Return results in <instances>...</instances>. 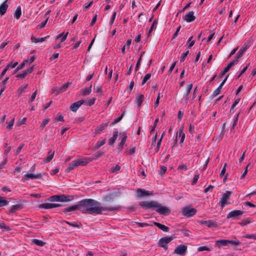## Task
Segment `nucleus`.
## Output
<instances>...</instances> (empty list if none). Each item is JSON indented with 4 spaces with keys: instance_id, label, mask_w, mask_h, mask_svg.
<instances>
[{
    "instance_id": "obj_61",
    "label": "nucleus",
    "mask_w": 256,
    "mask_h": 256,
    "mask_svg": "<svg viewBox=\"0 0 256 256\" xmlns=\"http://www.w3.org/2000/svg\"><path fill=\"white\" fill-rule=\"evenodd\" d=\"M157 24H158L156 20H154V22H152V24L148 30V34H150L154 28L156 27Z\"/></svg>"
},
{
    "instance_id": "obj_63",
    "label": "nucleus",
    "mask_w": 256,
    "mask_h": 256,
    "mask_svg": "<svg viewBox=\"0 0 256 256\" xmlns=\"http://www.w3.org/2000/svg\"><path fill=\"white\" fill-rule=\"evenodd\" d=\"M199 177H200V174H196L194 176V178H193V180H192V185H194L195 184H196L198 182V180L199 178Z\"/></svg>"
},
{
    "instance_id": "obj_39",
    "label": "nucleus",
    "mask_w": 256,
    "mask_h": 256,
    "mask_svg": "<svg viewBox=\"0 0 256 256\" xmlns=\"http://www.w3.org/2000/svg\"><path fill=\"white\" fill-rule=\"evenodd\" d=\"M228 240V244H232L235 246H238L240 244V241L238 240L236 238H234V240Z\"/></svg>"
},
{
    "instance_id": "obj_27",
    "label": "nucleus",
    "mask_w": 256,
    "mask_h": 256,
    "mask_svg": "<svg viewBox=\"0 0 256 256\" xmlns=\"http://www.w3.org/2000/svg\"><path fill=\"white\" fill-rule=\"evenodd\" d=\"M22 208V205L20 204H17L12 206L10 208V212L12 213H14Z\"/></svg>"
},
{
    "instance_id": "obj_4",
    "label": "nucleus",
    "mask_w": 256,
    "mask_h": 256,
    "mask_svg": "<svg viewBox=\"0 0 256 256\" xmlns=\"http://www.w3.org/2000/svg\"><path fill=\"white\" fill-rule=\"evenodd\" d=\"M173 240L172 236H165L160 238L158 242L159 246L163 248L164 250L168 249L166 244L170 242Z\"/></svg>"
},
{
    "instance_id": "obj_17",
    "label": "nucleus",
    "mask_w": 256,
    "mask_h": 256,
    "mask_svg": "<svg viewBox=\"0 0 256 256\" xmlns=\"http://www.w3.org/2000/svg\"><path fill=\"white\" fill-rule=\"evenodd\" d=\"M24 178L27 180H34L42 178V174L40 173L34 174H26L24 176Z\"/></svg>"
},
{
    "instance_id": "obj_46",
    "label": "nucleus",
    "mask_w": 256,
    "mask_h": 256,
    "mask_svg": "<svg viewBox=\"0 0 256 256\" xmlns=\"http://www.w3.org/2000/svg\"><path fill=\"white\" fill-rule=\"evenodd\" d=\"M151 76H152V75L150 74V73L146 74L144 76L143 80H142V82L141 83L142 85H144V84H146V82L150 78Z\"/></svg>"
},
{
    "instance_id": "obj_1",
    "label": "nucleus",
    "mask_w": 256,
    "mask_h": 256,
    "mask_svg": "<svg viewBox=\"0 0 256 256\" xmlns=\"http://www.w3.org/2000/svg\"><path fill=\"white\" fill-rule=\"evenodd\" d=\"M100 203L92 198L84 199L77 204L69 206L64 209V212H69L76 210H80L82 213L90 214H100L102 211H114L118 209V206L102 208Z\"/></svg>"
},
{
    "instance_id": "obj_14",
    "label": "nucleus",
    "mask_w": 256,
    "mask_h": 256,
    "mask_svg": "<svg viewBox=\"0 0 256 256\" xmlns=\"http://www.w3.org/2000/svg\"><path fill=\"white\" fill-rule=\"evenodd\" d=\"M84 104V100H82L72 104L70 107V110L76 112L78 108Z\"/></svg>"
},
{
    "instance_id": "obj_20",
    "label": "nucleus",
    "mask_w": 256,
    "mask_h": 256,
    "mask_svg": "<svg viewBox=\"0 0 256 256\" xmlns=\"http://www.w3.org/2000/svg\"><path fill=\"white\" fill-rule=\"evenodd\" d=\"M144 100V96L142 94H139L136 96L135 100L136 104L140 107L141 106Z\"/></svg>"
},
{
    "instance_id": "obj_56",
    "label": "nucleus",
    "mask_w": 256,
    "mask_h": 256,
    "mask_svg": "<svg viewBox=\"0 0 256 256\" xmlns=\"http://www.w3.org/2000/svg\"><path fill=\"white\" fill-rule=\"evenodd\" d=\"M120 168V166H119L118 165H116L115 166H113L112 167L110 170V172L111 173H113V172H114L116 171H118Z\"/></svg>"
},
{
    "instance_id": "obj_51",
    "label": "nucleus",
    "mask_w": 256,
    "mask_h": 256,
    "mask_svg": "<svg viewBox=\"0 0 256 256\" xmlns=\"http://www.w3.org/2000/svg\"><path fill=\"white\" fill-rule=\"evenodd\" d=\"M48 200L50 202H58V195H54L49 197Z\"/></svg>"
},
{
    "instance_id": "obj_8",
    "label": "nucleus",
    "mask_w": 256,
    "mask_h": 256,
    "mask_svg": "<svg viewBox=\"0 0 256 256\" xmlns=\"http://www.w3.org/2000/svg\"><path fill=\"white\" fill-rule=\"evenodd\" d=\"M155 208H157L156 212L162 215L168 216L170 212V210L168 208L165 206H161L160 204L158 206Z\"/></svg>"
},
{
    "instance_id": "obj_29",
    "label": "nucleus",
    "mask_w": 256,
    "mask_h": 256,
    "mask_svg": "<svg viewBox=\"0 0 256 256\" xmlns=\"http://www.w3.org/2000/svg\"><path fill=\"white\" fill-rule=\"evenodd\" d=\"M54 151L52 152V150H50L48 152V156L45 160H44V162L48 163V162H50L54 158Z\"/></svg>"
},
{
    "instance_id": "obj_58",
    "label": "nucleus",
    "mask_w": 256,
    "mask_h": 256,
    "mask_svg": "<svg viewBox=\"0 0 256 256\" xmlns=\"http://www.w3.org/2000/svg\"><path fill=\"white\" fill-rule=\"evenodd\" d=\"M181 28H182L181 26H179L177 28L176 32H174V34L172 36V39H174L178 36Z\"/></svg>"
},
{
    "instance_id": "obj_19",
    "label": "nucleus",
    "mask_w": 256,
    "mask_h": 256,
    "mask_svg": "<svg viewBox=\"0 0 256 256\" xmlns=\"http://www.w3.org/2000/svg\"><path fill=\"white\" fill-rule=\"evenodd\" d=\"M92 90V85L90 84L89 87L82 89L80 91V94L83 96L89 95Z\"/></svg>"
},
{
    "instance_id": "obj_54",
    "label": "nucleus",
    "mask_w": 256,
    "mask_h": 256,
    "mask_svg": "<svg viewBox=\"0 0 256 256\" xmlns=\"http://www.w3.org/2000/svg\"><path fill=\"white\" fill-rule=\"evenodd\" d=\"M189 53V51L188 50H186V52H184L182 54V55L180 58V62H183L184 61L186 57L188 55Z\"/></svg>"
},
{
    "instance_id": "obj_49",
    "label": "nucleus",
    "mask_w": 256,
    "mask_h": 256,
    "mask_svg": "<svg viewBox=\"0 0 256 256\" xmlns=\"http://www.w3.org/2000/svg\"><path fill=\"white\" fill-rule=\"evenodd\" d=\"M36 59V56H32L29 59H27L24 61L26 64H30L33 62Z\"/></svg>"
},
{
    "instance_id": "obj_21",
    "label": "nucleus",
    "mask_w": 256,
    "mask_h": 256,
    "mask_svg": "<svg viewBox=\"0 0 256 256\" xmlns=\"http://www.w3.org/2000/svg\"><path fill=\"white\" fill-rule=\"evenodd\" d=\"M200 223L206 225L208 228H215L216 226V223L212 220L200 221Z\"/></svg>"
},
{
    "instance_id": "obj_34",
    "label": "nucleus",
    "mask_w": 256,
    "mask_h": 256,
    "mask_svg": "<svg viewBox=\"0 0 256 256\" xmlns=\"http://www.w3.org/2000/svg\"><path fill=\"white\" fill-rule=\"evenodd\" d=\"M106 140L105 138L102 139L100 141H98L94 146L93 148L94 150H98L102 146H103L106 143Z\"/></svg>"
},
{
    "instance_id": "obj_33",
    "label": "nucleus",
    "mask_w": 256,
    "mask_h": 256,
    "mask_svg": "<svg viewBox=\"0 0 256 256\" xmlns=\"http://www.w3.org/2000/svg\"><path fill=\"white\" fill-rule=\"evenodd\" d=\"M22 15V9L20 6L16 8L14 13V17L16 20H18Z\"/></svg>"
},
{
    "instance_id": "obj_15",
    "label": "nucleus",
    "mask_w": 256,
    "mask_h": 256,
    "mask_svg": "<svg viewBox=\"0 0 256 256\" xmlns=\"http://www.w3.org/2000/svg\"><path fill=\"white\" fill-rule=\"evenodd\" d=\"M183 19L188 22H194L196 17L194 16V12L190 11L183 17Z\"/></svg>"
},
{
    "instance_id": "obj_53",
    "label": "nucleus",
    "mask_w": 256,
    "mask_h": 256,
    "mask_svg": "<svg viewBox=\"0 0 256 256\" xmlns=\"http://www.w3.org/2000/svg\"><path fill=\"white\" fill-rule=\"evenodd\" d=\"M25 64L24 62H22L20 66H18L14 70V74H16V72H18V70L22 69L24 66H25Z\"/></svg>"
},
{
    "instance_id": "obj_59",
    "label": "nucleus",
    "mask_w": 256,
    "mask_h": 256,
    "mask_svg": "<svg viewBox=\"0 0 256 256\" xmlns=\"http://www.w3.org/2000/svg\"><path fill=\"white\" fill-rule=\"evenodd\" d=\"M244 238L249 239L256 240V234H247L244 236Z\"/></svg>"
},
{
    "instance_id": "obj_2",
    "label": "nucleus",
    "mask_w": 256,
    "mask_h": 256,
    "mask_svg": "<svg viewBox=\"0 0 256 256\" xmlns=\"http://www.w3.org/2000/svg\"><path fill=\"white\" fill-rule=\"evenodd\" d=\"M252 44V42L250 40L246 42L236 54L234 60H236L238 62L239 59L243 56L244 53L250 47Z\"/></svg>"
},
{
    "instance_id": "obj_48",
    "label": "nucleus",
    "mask_w": 256,
    "mask_h": 256,
    "mask_svg": "<svg viewBox=\"0 0 256 256\" xmlns=\"http://www.w3.org/2000/svg\"><path fill=\"white\" fill-rule=\"evenodd\" d=\"M11 66V64H8L2 70L0 76V78H2L6 74V72L8 70V68Z\"/></svg>"
},
{
    "instance_id": "obj_50",
    "label": "nucleus",
    "mask_w": 256,
    "mask_h": 256,
    "mask_svg": "<svg viewBox=\"0 0 256 256\" xmlns=\"http://www.w3.org/2000/svg\"><path fill=\"white\" fill-rule=\"evenodd\" d=\"M167 170V168L166 166H162L158 172L160 176H162Z\"/></svg>"
},
{
    "instance_id": "obj_62",
    "label": "nucleus",
    "mask_w": 256,
    "mask_h": 256,
    "mask_svg": "<svg viewBox=\"0 0 256 256\" xmlns=\"http://www.w3.org/2000/svg\"><path fill=\"white\" fill-rule=\"evenodd\" d=\"M48 18H47L44 21L42 22H41L40 24L38 26V28H44L46 26V25L48 22Z\"/></svg>"
},
{
    "instance_id": "obj_44",
    "label": "nucleus",
    "mask_w": 256,
    "mask_h": 256,
    "mask_svg": "<svg viewBox=\"0 0 256 256\" xmlns=\"http://www.w3.org/2000/svg\"><path fill=\"white\" fill-rule=\"evenodd\" d=\"M28 84H26L23 86H22L20 88H18V89L17 90V94L18 95V96H20L24 92V90L26 88L28 87Z\"/></svg>"
},
{
    "instance_id": "obj_26",
    "label": "nucleus",
    "mask_w": 256,
    "mask_h": 256,
    "mask_svg": "<svg viewBox=\"0 0 256 256\" xmlns=\"http://www.w3.org/2000/svg\"><path fill=\"white\" fill-rule=\"evenodd\" d=\"M154 224L160 230H162L164 232H167L169 230L168 227L167 226H166L162 224H161L159 222H154Z\"/></svg>"
},
{
    "instance_id": "obj_7",
    "label": "nucleus",
    "mask_w": 256,
    "mask_h": 256,
    "mask_svg": "<svg viewBox=\"0 0 256 256\" xmlns=\"http://www.w3.org/2000/svg\"><path fill=\"white\" fill-rule=\"evenodd\" d=\"M244 213V211L240 210H234L230 212L226 215V218H232L234 219H237L238 216H241Z\"/></svg>"
},
{
    "instance_id": "obj_30",
    "label": "nucleus",
    "mask_w": 256,
    "mask_h": 256,
    "mask_svg": "<svg viewBox=\"0 0 256 256\" xmlns=\"http://www.w3.org/2000/svg\"><path fill=\"white\" fill-rule=\"evenodd\" d=\"M68 34V32H66V33L64 32L62 34H60L58 35L56 37V39L58 40L59 38H60V42H64L66 40Z\"/></svg>"
},
{
    "instance_id": "obj_24",
    "label": "nucleus",
    "mask_w": 256,
    "mask_h": 256,
    "mask_svg": "<svg viewBox=\"0 0 256 256\" xmlns=\"http://www.w3.org/2000/svg\"><path fill=\"white\" fill-rule=\"evenodd\" d=\"M71 82H69L64 84L61 87L58 88V92H56V94H58L66 92Z\"/></svg>"
},
{
    "instance_id": "obj_5",
    "label": "nucleus",
    "mask_w": 256,
    "mask_h": 256,
    "mask_svg": "<svg viewBox=\"0 0 256 256\" xmlns=\"http://www.w3.org/2000/svg\"><path fill=\"white\" fill-rule=\"evenodd\" d=\"M196 210L194 208L184 207L183 208L182 212L184 216L190 218L194 216L196 213Z\"/></svg>"
},
{
    "instance_id": "obj_6",
    "label": "nucleus",
    "mask_w": 256,
    "mask_h": 256,
    "mask_svg": "<svg viewBox=\"0 0 256 256\" xmlns=\"http://www.w3.org/2000/svg\"><path fill=\"white\" fill-rule=\"evenodd\" d=\"M232 194V192L228 190L222 195L219 202V206H220L223 207L225 204H227V200L229 198Z\"/></svg>"
},
{
    "instance_id": "obj_11",
    "label": "nucleus",
    "mask_w": 256,
    "mask_h": 256,
    "mask_svg": "<svg viewBox=\"0 0 256 256\" xmlns=\"http://www.w3.org/2000/svg\"><path fill=\"white\" fill-rule=\"evenodd\" d=\"M120 136H122V138L120 142L118 144L117 146L118 150L119 152L122 150L124 146L126 144L127 139V136L125 133H120Z\"/></svg>"
},
{
    "instance_id": "obj_60",
    "label": "nucleus",
    "mask_w": 256,
    "mask_h": 256,
    "mask_svg": "<svg viewBox=\"0 0 256 256\" xmlns=\"http://www.w3.org/2000/svg\"><path fill=\"white\" fill-rule=\"evenodd\" d=\"M34 68V66H32L28 68L26 70H24V72L28 76V74L32 72Z\"/></svg>"
},
{
    "instance_id": "obj_47",
    "label": "nucleus",
    "mask_w": 256,
    "mask_h": 256,
    "mask_svg": "<svg viewBox=\"0 0 256 256\" xmlns=\"http://www.w3.org/2000/svg\"><path fill=\"white\" fill-rule=\"evenodd\" d=\"M192 88V83L186 84V94H189Z\"/></svg>"
},
{
    "instance_id": "obj_25",
    "label": "nucleus",
    "mask_w": 256,
    "mask_h": 256,
    "mask_svg": "<svg viewBox=\"0 0 256 256\" xmlns=\"http://www.w3.org/2000/svg\"><path fill=\"white\" fill-rule=\"evenodd\" d=\"M64 223L66 224H68L69 226H72L74 228H79L81 226L80 223L78 222H70L66 221V220H63L62 222V224H64Z\"/></svg>"
},
{
    "instance_id": "obj_22",
    "label": "nucleus",
    "mask_w": 256,
    "mask_h": 256,
    "mask_svg": "<svg viewBox=\"0 0 256 256\" xmlns=\"http://www.w3.org/2000/svg\"><path fill=\"white\" fill-rule=\"evenodd\" d=\"M227 240L221 239L216 241L215 246H216L220 248L222 246H228Z\"/></svg>"
},
{
    "instance_id": "obj_12",
    "label": "nucleus",
    "mask_w": 256,
    "mask_h": 256,
    "mask_svg": "<svg viewBox=\"0 0 256 256\" xmlns=\"http://www.w3.org/2000/svg\"><path fill=\"white\" fill-rule=\"evenodd\" d=\"M238 62L236 60H232V62H229L227 66L224 68V69L220 72L219 74V76H224L234 65L237 64Z\"/></svg>"
},
{
    "instance_id": "obj_45",
    "label": "nucleus",
    "mask_w": 256,
    "mask_h": 256,
    "mask_svg": "<svg viewBox=\"0 0 256 256\" xmlns=\"http://www.w3.org/2000/svg\"><path fill=\"white\" fill-rule=\"evenodd\" d=\"M240 100V98H238L234 102L230 111V114H233L234 112V108H236V106L239 103Z\"/></svg>"
},
{
    "instance_id": "obj_57",
    "label": "nucleus",
    "mask_w": 256,
    "mask_h": 256,
    "mask_svg": "<svg viewBox=\"0 0 256 256\" xmlns=\"http://www.w3.org/2000/svg\"><path fill=\"white\" fill-rule=\"evenodd\" d=\"M0 228L6 230H10V228L4 222L0 223Z\"/></svg>"
},
{
    "instance_id": "obj_42",
    "label": "nucleus",
    "mask_w": 256,
    "mask_h": 256,
    "mask_svg": "<svg viewBox=\"0 0 256 256\" xmlns=\"http://www.w3.org/2000/svg\"><path fill=\"white\" fill-rule=\"evenodd\" d=\"M221 90L222 89L220 87H218L216 89L214 90L212 94L210 96V98L211 99H213L214 98L218 95L221 91Z\"/></svg>"
},
{
    "instance_id": "obj_18",
    "label": "nucleus",
    "mask_w": 256,
    "mask_h": 256,
    "mask_svg": "<svg viewBox=\"0 0 256 256\" xmlns=\"http://www.w3.org/2000/svg\"><path fill=\"white\" fill-rule=\"evenodd\" d=\"M8 0H6L4 2H2L1 5L0 6V16H4L8 8V5L6 4Z\"/></svg>"
},
{
    "instance_id": "obj_55",
    "label": "nucleus",
    "mask_w": 256,
    "mask_h": 256,
    "mask_svg": "<svg viewBox=\"0 0 256 256\" xmlns=\"http://www.w3.org/2000/svg\"><path fill=\"white\" fill-rule=\"evenodd\" d=\"M8 204V201L3 199L0 197V207H2L7 205Z\"/></svg>"
},
{
    "instance_id": "obj_31",
    "label": "nucleus",
    "mask_w": 256,
    "mask_h": 256,
    "mask_svg": "<svg viewBox=\"0 0 256 256\" xmlns=\"http://www.w3.org/2000/svg\"><path fill=\"white\" fill-rule=\"evenodd\" d=\"M94 90L95 92L100 93L101 96H103L104 94L102 90V86L100 84L96 85L95 84H94Z\"/></svg>"
},
{
    "instance_id": "obj_38",
    "label": "nucleus",
    "mask_w": 256,
    "mask_h": 256,
    "mask_svg": "<svg viewBox=\"0 0 256 256\" xmlns=\"http://www.w3.org/2000/svg\"><path fill=\"white\" fill-rule=\"evenodd\" d=\"M108 122L104 124H102L98 126L96 128V132H99L104 130V128L108 126Z\"/></svg>"
},
{
    "instance_id": "obj_43",
    "label": "nucleus",
    "mask_w": 256,
    "mask_h": 256,
    "mask_svg": "<svg viewBox=\"0 0 256 256\" xmlns=\"http://www.w3.org/2000/svg\"><path fill=\"white\" fill-rule=\"evenodd\" d=\"M46 37L47 36L40 38H36L32 36L31 38V40H32V42H33L35 43H38V42H44L45 40V39L46 38Z\"/></svg>"
},
{
    "instance_id": "obj_35",
    "label": "nucleus",
    "mask_w": 256,
    "mask_h": 256,
    "mask_svg": "<svg viewBox=\"0 0 256 256\" xmlns=\"http://www.w3.org/2000/svg\"><path fill=\"white\" fill-rule=\"evenodd\" d=\"M78 164L76 160L72 161V162L69 164V166L68 167V172H70L73 170H74L76 168L78 167Z\"/></svg>"
},
{
    "instance_id": "obj_36",
    "label": "nucleus",
    "mask_w": 256,
    "mask_h": 256,
    "mask_svg": "<svg viewBox=\"0 0 256 256\" xmlns=\"http://www.w3.org/2000/svg\"><path fill=\"white\" fill-rule=\"evenodd\" d=\"M96 100V98H92L88 100H84V104L87 106H91L94 104L95 101Z\"/></svg>"
},
{
    "instance_id": "obj_28",
    "label": "nucleus",
    "mask_w": 256,
    "mask_h": 256,
    "mask_svg": "<svg viewBox=\"0 0 256 256\" xmlns=\"http://www.w3.org/2000/svg\"><path fill=\"white\" fill-rule=\"evenodd\" d=\"M78 166H86L88 163L90 162V160L89 158H82L76 160Z\"/></svg>"
},
{
    "instance_id": "obj_32",
    "label": "nucleus",
    "mask_w": 256,
    "mask_h": 256,
    "mask_svg": "<svg viewBox=\"0 0 256 256\" xmlns=\"http://www.w3.org/2000/svg\"><path fill=\"white\" fill-rule=\"evenodd\" d=\"M125 112L124 111L121 115L117 118H115L110 124V126H113L114 124L120 122L122 119V118L124 116V115Z\"/></svg>"
},
{
    "instance_id": "obj_16",
    "label": "nucleus",
    "mask_w": 256,
    "mask_h": 256,
    "mask_svg": "<svg viewBox=\"0 0 256 256\" xmlns=\"http://www.w3.org/2000/svg\"><path fill=\"white\" fill-rule=\"evenodd\" d=\"M73 199L74 196L71 195H58V202H70Z\"/></svg>"
},
{
    "instance_id": "obj_13",
    "label": "nucleus",
    "mask_w": 256,
    "mask_h": 256,
    "mask_svg": "<svg viewBox=\"0 0 256 256\" xmlns=\"http://www.w3.org/2000/svg\"><path fill=\"white\" fill-rule=\"evenodd\" d=\"M62 205L58 204L44 203L39 206V208L44 209H51L61 206Z\"/></svg>"
},
{
    "instance_id": "obj_41",
    "label": "nucleus",
    "mask_w": 256,
    "mask_h": 256,
    "mask_svg": "<svg viewBox=\"0 0 256 256\" xmlns=\"http://www.w3.org/2000/svg\"><path fill=\"white\" fill-rule=\"evenodd\" d=\"M32 242L35 244H36L38 246H43L46 244L45 242H43L42 240H38V239H33Z\"/></svg>"
},
{
    "instance_id": "obj_64",
    "label": "nucleus",
    "mask_w": 256,
    "mask_h": 256,
    "mask_svg": "<svg viewBox=\"0 0 256 256\" xmlns=\"http://www.w3.org/2000/svg\"><path fill=\"white\" fill-rule=\"evenodd\" d=\"M49 122V119L48 118H46V119H44V120H43V121L42 122L41 124H40V128H44L48 124Z\"/></svg>"
},
{
    "instance_id": "obj_3",
    "label": "nucleus",
    "mask_w": 256,
    "mask_h": 256,
    "mask_svg": "<svg viewBox=\"0 0 256 256\" xmlns=\"http://www.w3.org/2000/svg\"><path fill=\"white\" fill-rule=\"evenodd\" d=\"M139 205L145 209H148L158 206L159 203L156 201H144L140 202Z\"/></svg>"
},
{
    "instance_id": "obj_23",
    "label": "nucleus",
    "mask_w": 256,
    "mask_h": 256,
    "mask_svg": "<svg viewBox=\"0 0 256 256\" xmlns=\"http://www.w3.org/2000/svg\"><path fill=\"white\" fill-rule=\"evenodd\" d=\"M118 135V130L114 132L113 136L108 140V144L110 146H113L114 145Z\"/></svg>"
},
{
    "instance_id": "obj_37",
    "label": "nucleus",
    "mask_w": 256,
    "mask_h": 256,
    "mask_svg": "<svg viewBox=\"0 0 256 256\" xmlns=\"http://www.w3.org/2000/svg\"><path fill=\"white\" fill-rule=\"evenodd\" d=\"M252 222V220H251V218H246V219L242 220L241 222H239L238 224L241 226H244L250 224Z\"/></svg>"
},
{
    "instance_id": "obj_40",
    "label": "nucleus",
    "mask_w": 256,
    "mask_h": 256,
    "mask_svg": "<svg viewBox=\"0 0 256 256\" xmlns=\"http://www.w3.org/2000/svg\"><path fill=\"white\" fill-rule=\"evenodd\" d=\"M212 250H213V248L212 247L209 248L206 246H199L198 248V252H202V251H204V250L212 251Z\"/></svg>"
},
{
    "instance_id": "obj_10",
    "label": "nucleus",
    "mask_w": 256,
    "mask_h": 256,
    "mask_svg": "<svg viewBox=\"0 0 256 256\" xmlns=\"http://www.w3.org/2000/svg\"><path fill=\"white\" fill-rule=\"evenodd\" d=\"M187 246L185 245H179L174 250V252L180 255H184L187 250Z\"/></svg>"
},
{
    "instance_id": "obj_52",
    "label": "nucleus",
    "mask_w": 256,
    "mask_h": 256,
    "mask_svg": "<svg viewBox=\"0 0 256 256\" xmlns=\"http://www.w3.org/2000/svg\"><path fill=\"white\" fill-rule=\"evenodd\" d=\"M14 122V118H13L8 124L6 128L8 130H10L12 128Z\"/></svg>"
},
{
    "instance_id": "obj_9",
    "label": "nucleus",
    "mask_w": 256,
    "mask_h": 256,
    "mask_svg": "<svg viewBox=\"0 0 256 256\" xmlns=\"http://www.w3.org/2000/svg\"><path fill=\"white\" fill-rule=\"evenodd\" d=\"M152 194V192L146 190L144 189L138 188L136 190V196L138 198H142L144 196Z\"/></svg>"
}]
</instances>
